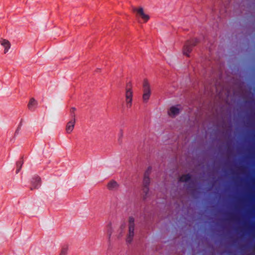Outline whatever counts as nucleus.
<instances>
[{"instance_id": "f257e3e1", "label": "nucleus", "mask_w": 255, "mask_h": 255, "mask_svg": "<svg viewBox=\"0 0 255 255\" xmlns=\"http://www.w3.org/2000/svg\"><path fill=\"white\" fill-rule=\"evenodd\" d=\"M199 40L197 38H192L187 40L185 43L183 48V53L187 57L192 51L193 48L198 43Z\"/></svg>"}, {"instance_id": "f03ea898", "label": "nucleus", "mask_w": 255, "mask_h": 255, "mask_svg": "<svg viewBox=\"0 0 255 255\" xmlns=\"http://www.w3.org/2000/svg\"><path fill=\"white\" fill-rule=\"evenodd\" d=\"M142 89V100L144 103H146L148 101L151 94L150 85L147 79H144L143 81Z\"/></svg>"}, {"instance_id": "7ed1b4c3", "label": "nucleus", "mask_w": 255, "mask_h": 255, "mask_svg": "<svg viewBox=\"0 0 255 255\" xmlns=\"http://www.w3.org/2000/svg\"><path fill=\"white\" fill-rule=\"evenodd\" d=\"M179 181L182 182H190V185L188 186L187 189L192 192H194L195 190L193 189V188L195 185V182L194 180L192 179V175L188 173L182 175L180 177Z\"/></svg>"}, {"instance_id": "20e7f679", "label": "nucleus", "mask_w": 255, "mask_h": 255, "mask_svg": "<svg viewBox=\"0 0 255 255\" xmlns=\"http://www.w3.org/2000/svg\"><path fill=\"white\" fill-rule=\"evenodd\" d=\"M134 219L133 217L130 216L128 218V234L127 239V242L128 243H130L132 241L134 236Z\"/></svg>"}, {"instance_id": "39448f33", "label": "nucleus", "mask_w": 255, "mask_h": 255, "mask_svg": "<svg viewBox=\"0 0 255 255\" xmlns=\"http://www.w3.org/2000/svg\"><path fill=\"white\" fill-rule=\"evenodd\" d=\"M133 93L131 90V84L128 82L127 84L126 88V100L127 102V107L130 108L132 105Z\"/></svg>"}, {"instance_id": "423d86ee", "label": "nucleus", "mask_w": 255, "mask_h": 255, "mask_svg": "<svg viewBox=\"0 0 255 255\" xmlns=\"http://www.w3.org/2000/svg\"><path fill=\"white\" fill-rule=\"evenodd\" d=\"M41 186V178L39 176L34 175L31 180L30 190L38 189Z\"/></svg>"}, {"instance_id": "0eeeda50", "label": "nucleus", "mask_w": 255, "mask_h": 255, "mask_svg": "<svg viewBox=\"0 0 255 255\" xmlns=\"http://www.w3.org/2000/svg\"><path fill=\"white\" fill-rule=\"evenodd\" d=\"M180 106V105H177L176 106H171L168 111V115L171 117H175L176 116L179 115L181 111V109L178 108V107Z\"/></svg>"}, {"instance_id": "6e6552de", "label": "nucleus", "mask_w": 255, "mask_h": 255, "mask_svg": "<svg viewBox=\"0 0 255 255\" xmlns=\"http://www.w3.org/2000/svg\"><path fill=\"white\" fill-rule=\"evenodd\" d=\"M150 183V179L149 177L143 176V186L144 187L143 192L147 195L149 192V186Z\"/></svg>"}, {"instance_id": "1a4fd4ad", "label": "nucleus", "mask_w": 255, "mask_h": 255, "mask_svg": "<svg viewBox=\"0 0 255 255\" xmlns=\"http://www.w3.org/2000/svg\"><path fill=\"white\" fill-rule=\"evenodd\" d=\"M135 11L141 16L144 22H147L149 19V16L144 13L143 9L142 7H140L138 9H135Z\"/></svg>"}, {"instance_id": "9d476101", "label": "nucleus", "mask_w": 255, "mask_h": 255, "mask_svg": "<svg viewBox=\"0 0 255 255\" xmlns=\"http://www.w3.org/2000/svg\"><path fill=\"white\" fill-rule=\"evenodd\" d=\"M75 123V119H72L70 121H69L67 125L66 128V130L67 133H69L72 131L73 128H74Z\"/></svg>"}, {"instance_id": "9b49d317", "label": "nucleus", "mask_w": 255, "mask_h": 255, "mask_svg": "<svg viewBox=\"0 0 255 255\" xmlns=\"http://www.w3.org/2000/svg\"><path fill=\"white\" fill-rule=\"evenodd\" d=\"M0 44L4 47V53H6L10 47V43L9 41L6 39H2L0 41Z\"/></svg>"}, {"instance_id": "f8f14e48", "label": "nucleus", "mask_w": 255, "mask_h": 255, "mask_svg": "<svg viewBox=\"0 0 255 255\" xmlns=\"http://www.w3.org/2000/svg\"><path fill=\"white\" fill-rule=\"evenodd\" d=\"M119 187L118 183L114 180H111L107 184V188L110 190H114Z\"/></svg>"}, {"instance_id": "ddd939ff", "label": "nucleus", "mask_w": 255, "mask_h": 255, "mask_svg": "<svg viewBox=\"0 0 255 255\" xmlns=\"http://www.w3.org/2000/svg\"><path fill=\"white\" fill-rule=\"evenodd\" d=\"M37 102L34 98H32L30 99L28 104V108L30 111H34L35 107L37 106Z\"/></svg>"}, {"instance_id": "4468645a", "label": "nucleus", "mask_w": 255, "mask_h": 255, "mask_svg": "<svg viewBox=\"0 0 255 255\" xmlns=\"http://www.w3.org/2000/svg\"><path fill=\"white\" fill-rule=\"evenodd\" d=\"M113 230L112 227V224L111 223H109L107 226V234L108 236V240L110 241V239L112 234Z\"/></svg>"}, {"instance_id": "2eb2a0df", "label": "nucleus", "mask_w": 255, "mask_h": 255, "mask_svg": "<svg viewBox=\"0 0 255 255\" xmlns=\"http://www.w3.org/2000/svg\"><path fill=\"white\" fill-rule=\"evenodd\" d=\"M23 163V161L22 159V157L21 158H20L19 160L17 161L16 164V170L15 171L16 174H17L20 171V170L22 167Z\"/></svg>"}, {"instance_id": "dca6fc26", "label": "nucleus", "mask_w": 255, "mask_h": 255, "mask_svg": "<svg viewBox=\"0 0 255 255\" xmlns=\"http://www.w3.org/2000/svg\"><path fill=\"white\" fill-rule=\"evenodd\" d=\"M68 251V246L64 245L62 248L60 255H66Z\"/></svg>"}, {"instance_id": "f3484780", "label": "nucleus", "mask_w": 255, "mask_h": 255, "mask_svg": "<svg viewBox=\"0 0 255 255\" xmlns=\"http://www.w3.org/2000/svg\"><path fill=\"white\" fill-rule=\"evenodd\" d=\"M151 170L152 167L151 166H149L145 170V171L144 172V176L149 177L150 174L151 172Z\"/></svg>"}, {"instance_id": "a211bd4d", "label": "nucleus", "mask_w": 255, "mask_h": 255, "mask_svg": "<svg viewBox=\"0 0 255 255\" xmlns=\"http://www.w3.org/2000/svg\"><path fill=\"white\" fill-rule=\"evenodd\" d=\"M22 120L21 119L20 123L19 124V125L15 131L14 136H16V135H17L19 133V131L20 130L21 127L22 126Z\"/></svg>"}, {"instance_id": "6ab92c4d", "label": "nucleus", "mask_w": 255, "mask_h": 255, "mask_svg": "<svg viewBox=\"0 0 255 255\" xmlns=\"http://www.w3.org/2000/svg\"><path fill=\"white\" fill-rule=\"evenodd\" d=\"M76 111L75 108H72L70 110V115L72 119H75V111Z\"/></svg>"}, {"instance_id": "aec40b11", "label": "nucleus", "mask_w": 255, "mask_h": 255, "mask_svg": "<svg viewBox=\"0 0 255 255\" xmlns=\"http://www.w3.org/2000/svg\"><path fill=\"white\" fill-rule=\"evenodd\" d=\"M120 134V137H119V140H120V138L122 137L123 136V131L122 130H121Z\"/></svg>"}, {"instance_id": "412c9836", "label": "nucleus", "mask_w": 255, "mask_h": 255, "mask_svg": "<svg viewBox=\"0 0 255 255\" xmlns=\"http://www.w3.org/2000/svg\"><path fill=\"white\" fill-rule=\"evenodd\" d=\"M226 252L227 253H228V254H230V253H231V252H230V251H229V250L226 251Z\"/></svg>"}]
</instances>
